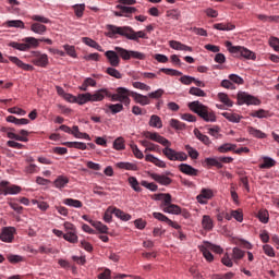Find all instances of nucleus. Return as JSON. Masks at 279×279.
<instances>
[{
    "label": "nucleus",
    "instance_id": "f257e3e1",
    "mask_svg": "<svg viewBox=\"0 0 279 279\" xmlns=\"http://www.w3.org/2000/svg\"><path fill=\"white\" fill-rule=\"evenodd\" d=\"M143 136L145 138H149V141H154L155 143H159V145H162L165 148L162 149L163 156L168 158V160L175 161L178 160L179 162H184L189 159V156L184 151H177L175 149L171 148V142L167 140L166 137L161 136L157 132H149L146 131L143 133Z\"/></svg>",
    "mask_w": 279,
    "mask_h": 279
},
{
    "label": "nucleus",
    "instance_id": "f03ea898",
    "mask_svg": "<svg viewBox=\"0 0 279 279\" xmlns=\"http://www.w3.org/2000/svg\"><path fill=\"white\" fill-rule=\"evenodd\" d=\"M107 33L106 36L108 38H117L118 36H123L124 38H128V40H134L135 43H138L140 38H143L147 40L149 38L147 36V33L145 31H134L131 26H117L112 24H108L106 26Z\"/></svg>",
    "mask_w": 279,
    "mask_h": 279
},
{
    "label": "nucleus",
    "instance_id": "7ed1b4c3",
    "mask_svg": "<svg viewBox=\"0 0 279 279\" xmlns=\"http://www.w3.org/2000/svg\"><path fill=\"white\" fill-rule=\"evenodd\" d=\"M187 106L192 112L197 114L206 123H215V121H217V116L215 114V111H213L210 108L206 107V105L199 102L198 100L189 102Z\"/></svg>",
    "mask_w": 279,
    "mask_h": 279
},
{
    "label": "nucleus",
    "instance_id": "20e7f679",
    "mask_svg": "<svg viewBox=\"0 0 279 279\" xmlns=\"http://www.w3.org/2000/svg\"><path fill=\"white\" fill-rule=\"evenodd\" d=\"M104 93L102 94V99H106V97H109L111 101H119L120 104H123L124 106H130L132 104V100L130 97H132V94L134 92L125 88V87H118L116 89V94L110 93L108 88H102Z\"/></svg>",
    "mask_w": 279,
    "mask_h": 279
},
{
    "label": "nucleus",
    "instance_id": "39448f33",
    "mask_svg": "<svg viewBox=\"0 0 279 279\" xmlns=\"http://www.w3.org/2000/svg\"><path fill=\"white\" fill-rule=\"evenodd\" d=\"M153 199L156 202H162L160 207L162 208L163 213H168L169 215H180L182 214V208L175 204H171V194L167 193H159L154 194Z\"/></svg>",
    "mask_w": 279,
    "mask_h": 279
},
{
    "label": "nucleus",
    "instance_id": "423d86ee",
    "mask_svg": "<svg viewBox=\"0 0 279 279\" xmlns=\"http://www.w3.org/2000/svg\"><path fill=\"white\" fill-rule=\"evenodd\" d=\"M226 47L230 53L236 58H245L246 60H256V54L243 46H232L231 41H226Z\"/></svg>",
    "mask_w": 279,
    "mask_h": 279
},
{
    "label": "nucleus",
    "instance_id": "0eeeda50",
    "mask_svg": "<svg viewBox=\"0 0 279 279\" xmlns=\"http://www.w3.org/2000/svg\"><path fill=\"white\" fill-rule=\"evenodd\" d=\"M104 94L105 92L102 88L96 90L94 94H78L76 96V104H78V106H84V104H88V101H104Z\"/></svg>",
    "mask_w": 279,
    "mask_h": 279
},
{
    "label": "nucleus",
    "instance_id": "6e6552de",
    "mask_svg": "<svg viewBox=\"0 0 279 279\" xmlns=\"http://www.w3.org/2000/svg\"><path fill=\"white\" fill-rule=\"evenodd\" d=\"M114 51L118 52L119 58H122V60H145V58H147V56H145L143 52L128 50L121 47H116Z\"/></svg>",
    "mask_w": 279,
    "mask_h": 279
},
{
    "label": "nucleus",
    "instance_id": "1a4fd4ad",
    "mask_svg": "<svg viewBox=\"0 0 279 279\" xmlns=\"http://www.w3.org/2000/svg\"><path fill=\"white\" fill-rule=\"evenodd\" d=\"M238 104L239 106H243V104H246V106H260V100L245 92H240L238 94Z\"/></svg>",
    "mask_w": 279,
    "mask_h": 279
},
{
    "label": "nucleus",
    "instance_id": "9d476101",
    "mask_svg": "<svg viewBox=\"0 0 279 279\" xmlns=\"http://www.w3.org/2000/svg\"><path fill=\"white\" fill-rule=\"evenodd\" d=\"M22 189L19 185H10L9 181H1L0 182V193L2 195H19Z\"/></svg>",
    "mask_w": 279,
    "mask_h": 279
},
{
    "label": "nucleus",
    "instance_id": "9b49d317",
    "mask_svg": "<svg viewBox=\"0 0 279 279\" xmlns=\"http://www.w3.org/2000/svg\"><path fill=\"white\" fill-rule=\"evenodd\" d=\"M14 234H16V228L4 227L0 233V241H3V243H12V241H14Z\"/></svg>",
    "mask_w": 279,
    "mask_h": 279
},
{
    "label": "nucleus",
    "instance_id": "f8f14e48",
    "mask_svg": "<svg viewBox=\"0 0 279 279\" xmlns=\"http://www.w3.org/2000/svg\"><path fill=\"white\" fill-rule=\"evenodd\" d=\"M2 132H7L8 138H11L13 141H20L22 143H27L29 141L27 136H29V132L25 130L20 131V135L14 132H8V129L2 128Z\"/></svg>",
    "mask_w": 279,
    "mask_h": 279
},
{
    "label": "nucleus",
    "instance_id": "ddd939ff",
    "mask_svg": "<svg viewBox=\"0 0 279 279\" xmlns=\"http://www.w3.org/2000/svg\"><path fill=\"white\" fill-rule=\"evenodd\" d=\"M33 64L35 66H41L45 69L49 64V57L47 54H41L40 52H33Z\"/></svg>",
    "mask_w": 279,
    "mask_h": 279
},
{
    "label": "nucleus",
    "instance_id": "4468645a",
    "mask_svg": "<svg viewBox=\"0 0 279 279\" xmlns=\"http://www.w3.org/2000/svg\"><path fill=\"white\" fill-rule=\"evenodd\" d=\"M105 56L111 66L117 68L121 64V59L119 58L117 50H108L105 52Z\"/></svg>",
    "mask_w": 279,
    "mask_h": 279
},
{
    "label": "nucleus",
    "instance_id": "2eb2a0df",
    "mask_svg": "<svg viewBox=\"0 0 279 279\" xmlns=\"http://www.w3.org/2000/svg\"><path fill=\"white\" fill-rule=\"evenodd\" d=\"M149 178L157 182L158 184H161V186H169L173 180L171 178L165 175V174H158V173H149Z\"/></svg>",
    "mask_w": 279,
    "mask_h": 279
},
{
    "label": "nucleus",
    "instance_id": "dca6fc26",
    "mask_svg": "<svg viewBox=\"0 0 279 279\" xmlns=\"http://www.w3.org/2000/svg\"><path fill=\"white\" fill-rule=\"evenodd\" d=\"M132 99H134L135 104H140V106H149L151 104V100L149 99V96H145L142 94H138L136 92H133L131 94Z\"/></svg>",
    "mask_w": 279,
    "mask_h": 279
},
{
    "label": "nucleus",
    "instance_id": "f3484780",
    "mask_svg": "<svg viewBox=\"0 0 279 279\" xmlns=\"http://www.w3.org/2000/svg\"><path fill=\"white\" fill-rule=\"evenodd\" d=\"M179 171H181V173H184L185 175H191V177L199 175V170L193 168L189 163H181L179 166Z\"/></svg>",
    "mask_w": 279,
    "mask_h": 279
},
{
    "label": "nucleus",
    "instance_id": "a211bd4d",
    "mask_svg": "<svg viewBox=\"0 0 279 279\" xmlns=\"http://www.w3.org/2000/svg\"><path fill=\"white\" fill-rule=\"evenodd\" d=\"M201 225L206 232H213V229L215 228V221L208 215L203 216Z\"/></svg>",
    "mask_w": 279,
    "mask_h": 279
},
{
    "label": "nucleus",
    "instance_id": "6ab92c4d",
    "mask_svg": "<svg viewBox=\"0 0 279 279\" xmlns=\"http://www.w3.org/2000/svg\"><path fill=\"white\" fill-rule=\"evenodd\" d=\"M213 197V190L203 189L201 194L196 197L198 204H208V199Z\"/></svg>",
    "mask_w": 279,
    "mask_h": 279
},
{
    "label": "nucleus",
    "instance_id": "aec40b11",
    "mask_svg": "<svg viewBox=\"0 0 279 279\" xmlns=\"http://www.w3.org/2000/svg\"><path fill=\"white\" fill-rule=\"evenodd\" d=\"M146 162H153L156 167H159L160 169L167 168V163L162 160H160L158 157H155L151 154L146 155L145 157Z\"/></svg>",
    "mask_w": 279,
    "mask_h": 279
},
{
    "label": "nucleus",
    "instance_id": "412c9836",
    "mask_svg": "<svg viewBox=\"0 0 279 279\" xmlns=\"http://www.w3.org/2000/svg\"><path fill=\"white\" fill-rule=\"evenodd\" d=\"M10 62L19 66L20 69H23V71H32L33 66L24 63L19 59L17 57H9Z\"/></svg>",
    "mask_w": 279,
    "mask_h": 279
},
{
    "label": "nucleus",
    "instance_id": "4be33fe9",
    "mask_svg": "<svg viewBox=\"0 0 279 279\" xmlns=\"http://www.w3.org/2000/svg\"><path fill=\"white\" fill-rule=\"evenodd\" d=\"M116 8L117 10H122L123 16H126L128 19H130V16H132V14H135V12L137 11L134 7H128L123 4H118Z\"/></svg>",
    "mask_w": 279,
    "mask_h": 279
},
{
    "label": "nucleus",
    "instance_id": "5701e85b",
    "mask_svg": "<svg viewBox=\"0 0 279 279\" xmlns=\"http://www.w3.org/2000/svg\"><path fill=\"white\" fill-rule=\"evenodd\" d=\"M245 257V251L239 248V247H233L232 250V260L236 265H239V262Z\"/></svg>",
    "mask_w": 279,
    "mask_h": 279
},
{
    "label": "nucleus",
    "instance_id": "b1692460",
    "mask_svg": "<svg viewBox=\"0 0 279 279\" xmlns=\"http://www.w3.org/2000/svg\"><path fill=\"white\" fill-rule=\"evenodd\" d=\"M89 222L93 228H96V230L100 232V234H108V226L104 225V222L95 220H89Z\"/></svg>",
    "mask_w": 279,
    "mask_h": 279
},
{
    "label": "nucleus",
    "instance_id": "393cba45",
    "mask_svg": "<svg viewBox=\"0 0 279 279\" xmlns=\"http://www.w3.org/2000/svg\"><path fill=\"white\" fill-rule=\"evenodd\" d=\"M214 29H219L220 32H232V29H236V26L232 23H218L214 25Z\"/></svg>",
    "mask_w": 279,
    "mask_h": 279
},
{
    "label": "nucleus",
    "instance_id": "a878e982",
    "mask_svg": "<svg viewBox=\"0 0 279 279\" xmlns=\"http://www.w3.org/2000/svg\"><path fill=\"white\" fill-rule=\"evenodd\" d=\"M221 114L231 123H241V119H243V117L239 116V113L222 112Z\"/></svg>",
    "mask_w": 279,
    "mask_h": 279
},
{
    "label": "nucleus",
    "instance_id": "bb28decb",
    "mask_svg": "<svg viewBox=\"0 0 279 279\" xmlns=\"http://www.w3.org/2000/svg\"><path fill=\"white\" fill-rule=\"evenodd\" d=\"M113 215H116L118 219H121V221H130V219H132V216L130 214H126L125 211L117 207H113Z\"/></svg>",
    "mask_w": 279,
    "mask_h": 279
},
{
    "label": "nucleus",
    "instance_id": "cd10ccee",
    "mask_svg": "<svg viewBox=\"0 0 279 279\" xmlns=\"http://www.w3.org/2000/svg\"><path fill=\"white\" fill-rule=\"evenodd\" d=\"M23 43H25L27 46V51H29V49H36V47H38L40 39H36L35 37H26L23 39Z\"/></svg>",
    "mask_w": 279,
    "mask_h": 279
},
{
    "label": "nucleus",
    "instance_id": "c85d7f7f",
    "mask_svg": "<svg viewBox=\"0 0 279 279\" xmlns=\"http://www.w3.org/2000/svg\"><path fill=\"white\" fill-rule=\"evenodd\" d=\"M8 123H14V125H27L29 121L25 118L19 119L14 116H8L7 117Z\"/></svg>",
    "mask_w": 279,
    "mask_h": 279
},
{
    "label": "nucleus",
    "instance_id": "c756f323",
    "mask_svg": "<svg viewBox=\"0 0 279 279\" xmlns=\"http://www.w3.org/2000/svg\"><path fill=\"white\" fill-rule=\"evenodd\" d=\"M276 167V160L271 157H263V162L259 165V169H271Z\"/></svg>",
    "mask_w": 279,
    "mask_h": 279
},
{
    "label": "nucleus",
    "instance_id": "7c9ffc66",
    "mask_svg": "<svg viewBox=\"0 0 279 279\" xmlns=\"http://www.w3.org/2000/svg\"><path fill=\"white\" fill-rule=\"evenodd\" d=\"M63 204L65 206H70L71 208H82V206H84L82 201L74 199V198H64Z\"/></svg>",
    "mask_w": 279,
    "mask_h": 279
},
{
    "label": "nucleus",
    "instance_id": "2f4dec72",
    "mask_svg": "<svg viewBox=\"0 0 279 279\" xmlns=\"http://www.w3.org/2000/svg\"><path fill=\"white\" fill-rule=\"evenodd\" d=\"M118 169H125L126 171H138V166L132 162H118Z\"/></svg>",
    "mask_w": 279,
    "mask_h": 279
},
{
    "label": "nucleus",
    "instance_id": "473e14b6",
    "mask_svg": "<svg viewBox=\"0 0 279 279\" xmlns=\"http://www.w3.org/2000/svg\"><path fill=\"white\" fill-rule=\"evenodd\" d=\"M148 125H150V128H157L158 130H160V128H162V119H160V117H158L157 114H153L150 117Z\"/></svg>",
    "mask_w": 279,
    "mask_h": 279
},
{
    "label": "nucleus",
    "instance_id": "72a5a7b5",
    "mask_svg": "<svg viewBox=\"0 0 279 279\" xmlns=\"http://www.w3.org/2000/svg\"><path fill=\"white\" fill-rule=\"evenodd\" d=\"M194 135L196 136V138L198 141H201V143H203L204 145H210V137H208L207 135H205L204 133H202L199 130L195 129L194 130Z\"/></svg>",
    "mask_w": 279,
    "mask_h": 279
},
{
    "label": "nucleus",
    "instance_id": "f704fd0d",
    "mask_svg": "<svg viewBox=\"0 0 279 279\" xmlns=\"http://www.w3.org/2000/svg\"><path fill=\"white\" fill-rule=\"evenodd\" d=\"M247 132L248 134H251V136H254L255 138H267V134L263 133V131L258 129H254V126H248Z\"/></svg>",
    "mask_w": 279,
    "mask_h": 279
},
{
    "label": "nucleus",
    "instance_id": "c9c22d12",
    "mask_svg": "<svg viewBox=\"0 0 279 279\" xmlns=\"http://www.w3.org/2000/svg\"><path fill=\"white\" fill-rule=\"evenodd\" d=\"M63 145L70 148L81 149L82 151L86 149V143L84 142H65Z\"/></svg>",
    "mask_w": 279,
    "mask_h": 279
},
{
    "label": "nucleus",
    "instance_id": "e433bc0d",
    "mask_svg": "<svg viewBox=\"0 0 279 279\" xmlns=\"http://www.w3.org/2000/svg\"><path fill=\"white\" fill-rule=\"evenodd\" d=\"M236 144L226 143L218 147L219 154H228V151H234Z\"/></svg>",
    "mask_w": 279,
    "mask_h": 279
},
{
    "label": "nucleus",
    "instance_id": "4c0bfd02",
    "mask_svg": "<svg viewBox=\"0 0 279 279\" xmlns=\"http://www.w3.org/2000/svg\"><path fill=\"white\" fill-rule=\"evenodd\" d=\"M83 43L87 45V47H92L93 49H97V51H104V48L97 44V41L90 39L89 37H83Z\"/></svg>",
    "mask_w": 279,
    "mask_h": 279
},
{
    "label": "nucleus",
    "instance_id": "58836bf2",
    "mask_svg": "<svg viewBox=\"0 0 279 279\" xmlns=\"http://www.w3.org/2000/svg\"><path fill=\"white\" fill-rule=\"evenodd\" d=\"M205 165H207V167H217V169H223V163L217 158H206Z\"/></svg>",
    "mask_w": 279,
    "mask_h": 279
},
{
    "label": "nucleus",
    "instance_id": "ea45409f",
    "mask_svg": "<svg viewBox=\"0 0 279 279\" xmlns=\"http://www.w3.org/2000/svg\"><path fill=\"white\" fill-rule=\"evenodd\" d=\"M31 29L34 32V34L43 35L45 32H47V26L40 23H34L32 24Z\"/></svg>",
    "mask_w": 279,
    "mask_h": 279
},
{
    "label": "nucleus",
    "instance_id": "a19ab883",
    "mask_svg": "<svg viewBox=\"0 0 279 279\" xmlns=\"http://www.w3.org/2000/svg\"><path fill=\"white\" fill-rule=\"evenodd\" d=\"M257 218L262 223H269V211L267 209H259Z\"/></svg>",
    "mask_w": 279,
    "mask_h": 279
},
{
    "label": "nucleus",
    "instance_id": "79ce46f5",
    "mask_svg": "<svg viewBox=\"0 0 279 279\" xmlns=\"http://www.w3.org/2000/svg\"><path fill=\"white\" fill-rule=\"evenodd\" d=\"M158 73H165L166 75H172L173 77L182 76V72L168 68H161Z\"/></svg>",
    "mask_w": 279,
    "mask_h": 279
},
{
    "label": "nucleus",
    "instance_id": "37998d69",
    "mask_svg": "<svg viewBox=\"0 0 279 279\" xmlns=\"http://www.w3.org/2000/svg\"><path fill=\"white\" fill-rule=\"evenodd\" d=\"M218 99L221 101V104H225V106H228V108H232L233 102L230 100V97H228V94L219 93Z\"/></svg>",
    "mask_w": 279,
    "mask_h": 279
},
{
    "label": "nucleus",
    "instance_id": "c03bdc74",
    "mask_svg": "<svg viewBox=\"0 0 279 279\" xmlns=\"http://www.w3.org/2000/svg\"><path fill=\"white\" fill-rule=\"evenodd\" d=\"M5 25L7 27H17L20 29H25V23H23L21 20L7 21Z\"/></svg>",
    "mask_w": 279,
    "mask_h": 279
},
{
    "label": "nucleus",
    "instance_id": "a18cd8bd",
    "mask_svg": "<svg viewBox=\"0 0 279 279\" xmlns=\"http://www.w3.org/2000/svg\"><path fill=\"white\" fill-rule=\"evenodd\" d=\"M69 182V178L60 175L54 181L56 189H64L66 186V183Z\"/></svg>",
    "mask_w": 279,
    "mask_h": 279
},
{
    "label": "nucleus",
    "instance_id": "49530a36",
    "mask_svg": "<svg viewBox=\"0 0 279 279\" xmlns=\"http://www.w3.org/2000/svg\"><path fill=\"white\" fill-rule=\"evenodd\" d=\"M113 149H117V151H122V149H125V140L123 137H118L114 140Z\"/></svg>",
    "mask_w": 279,
    "mask_h": 279
},
{
    "label": "nucleus",
    "instance_id": "de8ad7c7",
    "mask_svg": "<svg viewBox=\"0 0 279 279\" xmlns=\"http://www.w3.org/2000/svg\"><path fill=\"white\" fill-rule=\"evenodd\" d=\"M251 117L256 119H267V117H269V111L264 109L255 110L251 113Z\"/></svg>",
    "mask_w": 279,
    "mask_h": 279
},
{
    "label": "nucleus",
    "instance_id": "09e8293b",
    "mask_svg": "<svg viewBox=\"0 0 279 279\" xmlns=\"http://www.w3.org/2000/svg\"><path fill=\"white\" fill-rule=\"evenodd\" d=\"M63 239L69 243H77V234H75V231H68L63 235Z\"/></svg>",
    "mask_w": 279,
    "mask_h": 279
},
{
    "label": "nucleus",
    "instance_id": "8fccbe9b",
    "mask_svg": "<svg viewBox=\"0 0 279 279\" xmlns=\"http://www.w3.org/2000/svg\"><path fill=\"white\" fill-rule=\"evenodd\" d=\"M112 215H114V207L109 206L105 211L104 221H106V223H110L112 221Z\"/></svg>",
    "mask_w": 279,
    "mask_h": 279
},
{
    "label": "nucleus",
    "instance_id": "3c124183",
    "mask_svg": "<svg viewBox=\"0 0 279 279\" xmlns=\"http://www.w3.org/2000/svg\"><path fill=\"white\" fill-rule=\"evenodd\" d=\"M106 73L111 77H116V80H121L123 77V74H121V72H119V70L114 69L113 66L108 68L106 70Z\"/></svg>",
    "mask_w": 279,
    "mask_h": 279
},
{
    "label": "nucleus",
    "instance_id": "603ef678",
    "mask_svg": "<svg viewBox=\"0 0 279 279\" xmlns=\"http://www.w3.org/2000/svg\"><path fill=\"white\" fill-rule=\"evenodd\" d=\"M185 150L187 151V154H189L190 158H192V160H197V158H199V153L197 151V149L191 147V145H186Z\"/></svg>",
    "mask_w": 279,
    "mask_h": 279
},
{
    "label": "nucleus",
    "instance_id": "864d4df0",
    "mask_svg": "<svg viewBox=\"0 0 279 279\" xmlns=\"http://www.w3.org/2000/svg\"><path fill=\"white\" fill-rule=\"evenodd\" d=\"M108 109L111 113L119 114V112H123V104L108 105Z\"/></svg>",
    "mask_w": 279,
    "mask_h": 279
},
{
    "label": "nucleus",
    "instance_id": "5fc2aeb1",
    "mask_svg": "<svg viewBox=\"0 0 279 279\" xmlns=\"http://www.w3.org/2000/svg\"><path fill=\"white\" fill-rule=\"evenodd\" d=\"M205 246L207 247V250H210L211 252H215L216 254H223V248H221V246H219V245H215L210 242H205Z\"/></svg>",
    "mask_w": 279,
    "mask_h": 279
},
{
    "label": "nucleus",
    "instance_id": "6e6d98bb",
    "mask_svg": "<svg viewBox=\"0 0 279 279\" xmlns=\"http://www.w3.org/2000/svg\"><path fill=\"white\" fill-rule=\"evenodd\" d=\"M189 93L190 95H194L195 97H206V92H204V89H201L199 87H191Z\"/></svg>",
    "mask_w": 279,
    "mask_h": 279
},
{
    "label": "nucleus",
    "instance_id": "4d7b16f0",
    "mask_svg": "<svg viewBox=\"0 0 279 279\" xmlns=\"http://www.w3.org/2000/svg\"><path fill=\"white\" fill-rule=\"evenodd\" d=\"M154 219H157L158 221H162L163 223H169L170 219L162 213L155 211L153 213Z\"/></svg>",
    "mask_w": 279,
    "mask_h": 279
},
{
    "label": "nucleus",
    "instance_id": "13d9d810",
    "mask_svg": "<svg viewBox=\"0 0 279 279\" xmlns=\"http://www.w3.org/2000/svg\"><path fill=\"white\" fill-rule=\"evenodd\" d=\"M129 183L131 184V187L136 191V193H141V191H143L141 189V185H138V180H136V178L134 177H130L129 178Z\"/></svg>",
    "mask_w": 279,
    "mask_h": 279
},
{
    "label": "nucleus",
    "instance_id": "bf43d9fd",
    "mask_svg": "<svg viewBox=\"0 0 279 279\" xmlns=\"http://www.w3.org/2000/svg\"><path fill=\"white\" fill-rule=\"evenodd\" d=\"M132 86L133 88H137L138 90H146V92L151 90V87L149 85L141 82H133Z\"/></svg>",
    "mask_w": 279,
    "mask_h": 279
},
{
    "label": "nucleus",
    "instance_id": "052dcab7",
    "mask_svg": "<svg viewBox=\"0 0 279 279\" xmlns=\"http://www.w3.org/2000/svg\"><path fill=\"white\" fill-rule=\"evenodd\" d=\"M167 16H169V19H172L173 21H180L182 14L180 13V11L172 9L167 11Z\"/></svg>",
    "mask_w": 279,
    "mask_h": 279
},
{
    "label": "nucleus",
    "instance_id": "680f3d73",
    "mask_svg": "<svg viewBox=\"0 0 279 279\" xmlns=\"http://www.w3.org/2000/svg\"><path fill=\"white\" fill-rule=\"evenodd\" d=\"M170 125L174 130H184L186 128V124H184L183 122H180L179 120H175V119L170 120Z\"/></svg>",
    "mask_w": 279,
    "mask_h": 279
},
{
    "label": "nucleus",
    "instance_id": "e2e57ef3",
    "mask_svg": "<svg viewBox=\"0 0 279 279\" xmlns=\"http://www.w3.org/2000/svg\"><path fill=\"white\" fill-rule=\"evenodd\" d=\"M31 19H32V21H35L36 23H44V24L51 23V20H49V17H45L43 15H32Z\"/></svg>",
    "mask_w": 279,
    "mask_h": 279
},
{
    "label": "nucleus",
    "instance_id": "0e129e2a",
    "mask_svg": "<svg viewBox=\"0 0 279 279\" xmlns=\"http://www.w3.org/2000/svg\"><path fill=\"white\" fill-rule=\"evenodd\" d=\"M7 258L9 263H12L13 265H15L16 263H23V256L21 255L9 254L7 255Z\"/></svg>",
    "mask_w": 279,
    "mask_h": 279
},
{
    "label": "nucleus",
    "instance_id": "69168bd1",
    "mask_svg": "<svg viewBox=\"0 0 279 279\" xmlns=\"http://www.w3.org/2000/svg\"><path fill=\"white\" fill-rule=\"evenodd\" d=\"M141 185L144 186L145 189H148V191H151L153 193H156V191H158V185H156V183L141 181Z\"/></svg>",
    "mask_w": 279,
    "mask_h": 279
},
{
    "label": "nucleus",
    "instance_id": "338daca9",
    "mask_svg": "<svg viewBox=\"0 0 279 279\" xmlns=\"http://www.w3.org/2000/svg\"><path fill=\"white\" fill-rule=\"evenodd\" d=\"M221 263L222 265H225V267H233L234 263L232 262V258L230 257V255L228 253H226L223 255V257L221 258Z\"/></svg>",
    "mask_w": 279,
    "mask_h": 279
},
{
    "label": "nucleus",
    "instance_id": "774afa93",
    "mask_svg": "<svg viewBox=\"0 0 279 279\" xmlns=\"http://www.w3.org/2000/svg\"><path fill=\"white\" fill-rule=\"evenodd\" d=\"M10 47L13 49H17V51H27V46L25 45V41L23 44L13 41L10 44Z\"/></svg>",
    "mask_w": 279,
    "mask_h": 279
}]
</instances>
